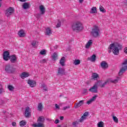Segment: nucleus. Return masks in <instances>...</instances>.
Instances as JSON below:
<instances>
[{"instance_id":"nucleus-17","label":"nucleus","mask_w":127,"mask_h":127,"mask_svg":"<svg viewBox=\"0 0 127 127\" xmlns=\"http://www.w3.org/2000/svg\"><path fill=\"white\" fill-rule=\"evenodd\" d=\"M97 59V56L96 55L93 54L91 57L88 58L87 60L89 61H91V62H95L96 60Z\"/></svg>"},{"instance_id":"nucleus-32","label":"nucleus","mask_w":127,"mask_h":127,"mask_svg":"<svg viewBox=\"0 0 127 127\" xmlns=\"http://www.w3.org/2000/svg\"><path fill=\"white\" fill-rule=\"evenodd\" d=\"M80 63H81V61H80V60H75L73 62L74 65H79Z\"/></svg>"},{"instance_id":"nucleus-36","label":"nucleus","mask_w":127,"mask_h":127,"mask_svg":"<svg viewBox=\"0 0 127 127\" xmlns=\"http://www.w3.org/2000/svg\"><path fill=\"white\" fill-rule=\"evenodd\" d=\"M36 43H38V42H37L36 41H33L31 44L33 47H35Z\"/></svg>"},{"instance_id":"nucleus-46","label":"nucleus","mask_w":127,"mask_h":127,"mask_svg":"<svg viewBox=\"0 0 127 127\" xmlns=\"http://www.w3.org/2000/svg\"><path fill=\"white\" fill-rule=\"evenodd\" d=\"M127 60H125L123 63L122 65H127Z\"/></svg>"},{"instance_id":"nucleus-43","label":"nucleus","mask_w":127,"mask_h":127,"mask_svg":"<svg viewBox=\"0 0 127 127\" xmlns=\"http://www.w3.org/2000/svg\"><path fill=\"white\" fill-rule=\"evenodd\" d=\"M92 103H93V101H92V100L90 99L89 101H88L87 102V105H90V104H92Z\"/></svg>"},{"instance_id":"nucleus-50","label":"nucleus","mask_w":127,"mask_h":127,"mask_svg":"<svg viewBox=\"0 0 127 127\" xmlns=\"http://www.w3.org/2000/svg\"><path fill=\"white\" fill-rule=\"evenodd\" d=\"M60 119L61 121H63V120H64V117L61 116Z\"/></svg>"},{"instance_id":"nucleus-55","label":"nucleus","mask_w":127,"mask_h":127,"mask_svg":"<svg viewBox=\"0 0 127 127\" xmlns=\"http://www.w3.org/2000/svg\"><path fill=\"white\" fill-rule=\"evenodd\" d=\"M58 127H61V125H58Z\"/></svg>"},{"instance_id":"nucleus-1","label":"nucleus","mask_w":127,"mask_h":127,"mask_svg":"<svg viewBox=\"0 0 127 127\" xmlns=\"http://www.w3.org/2000/svg\"><path fill=\"white\" fill-rule=\"evenodd\" d=\"M109 80H107L102 83V81L98 80L94 84L92 87H91L89 89V92H91V93H98V87H100V88H104L105 87V86L107 85V84H109Z\"/></svg>"},{"instance_id":"nucleus-45","label":"nucleus","mask_w":127,"mask_h":127,"mask_svg":"<svg viewBox=\"0 0 127 127\" xmlns=\"http://www.w3.org/2000/svg\"><path fill=\"white\" fill-rule=\"evenodd\" d=\"M60 122V121H59V120L57 119V120H56L55 121V124H56V125H57V124H59Z\"/></svg>"},{"instance_id":"nucleus-15","label":"nucleus","mask_w":127,"mask_h":127,"mask_svg":"<svg viewBox=\"0 0 127 127\" xmlns=\"http://www.w3.org/2000/svg\"><path fill=\"white\" fill-rule=\"evenodd\" d=\"M30 110V108L29 107L26 108L25 111V117L26 118H29V117H30V112H29Z\"/></svg>"},{"instance_id":"nucleus-7","label":"nucleus","mask_w":127,"mask_h":127,"mask_svg":"<svg viewBox=\"0 0 127 127\" xmlns=\"http://www.w3.org/2000/svg\"><path fill=\"white\" fill-rule=\"evenodd\" d=\"M91 34L93 37H99L100 36V29L99 27L94 26V28L92 29Z\"/></svg>"},{"instance_id":"nucleus-44","label":"nucleus","mask_w":127,"mask_h":127,"mask_svg":"<svg viewBox=\"0 0 127 127\" xmlns=\"http://www.w3.org/2000/svg\"><path fill=\"white\" fill-rule=\"evenodd\" d=\"M87 92V89L85 88H83L82 94H86V93Z\"/></svg>"},{"instance_id":"nucleus-3","label":"nucleus","mask_w":127,"mask_h":127,"mask_svg":"<svg viewBox=\"0 0 127 127\" xmlns=\"http://www.w3.org/2000/svg\"><path fill=\"white\" fill-rule=\"evenodd\" d=\"M72 29L73 31H76V32H80L83 30L84 27H83V24L80 22H76L72 24Z\"/></svg>"},{"instance_id":"nucleus-9","label":"nucleus","mask_w":127,"mask_h":127,"mask_svg":"<svg viewBox=\"0 0 127 127\" xmlns=\"http://www.w3.org/2000/svg\"><path fill=\"white\" fill-rule=\"evenodd\" d=\"M66 75L65 68L59 67L58 68L57 76H64Z\"/></svg>"},{"instance_id":"nucleus-30","label":"nucleus","mask_w":127,"mask_h":127,"mask_svg":"<svg viewBox=\"0 0 127 127\" xmlns=\"http://www.w3.org/2000/svg\"><path fill=\"white\" fill-rule=\"evenodd\" d=\"M7 88L8 89L9 91H12L13 90H14V87H13L11 85H9L7 86Z\"/></svg>"},{"instance_id":"nucleus-24","label":"nucleus","mask_w":127,"mask_h":127,"mask_svg":"<svg viewBox=\"0 0 127 127\" xmlns=\"http://www.w3.org/2000/svg\"><path fill=\"white\" fill-rule=\"evenodd\" d=\"M39 8L41 12V14H44V13H45V7H44V6L41 5L40 6Z\"/></svg>"},{"instance_id":"nucleus-47","label":"nucleus","mask_w":127,"mask_h":127,"mask_svg":"<svg viewBox=\"0 0 127 127\" xmlns=\"http://www.w3.org/2000/svg\"><path fill=\"white\" fill-rule=\"evenodd\" d=\"M3 91V88H2V86H1L0 88V94H2Z\"/></svg>"},{"instance_id":"nucleus-5","label":"nucleus","mask_w":127,"mask_h":127,"mask_svg":"<svg viewBox=\"0 0 127 127\" xmlns=\"http://www.w3.org/2000/svg\"><path fill=\"white\" fill-rule=\"evenodd\" d=\"M44 122H45V118L43 116H40L38 118L37 120L38 124H33L34 127H44Z\"/></svg>"},{"instance_id":"nucleus-13","label":"nucleus","mask_w":127,"mask_h":127,"mask_svg":"<svg viewBox=\"0 0 127 127\" xmlns=\"http://www.w3.org/2000/svg\"><path fill=\"white\" fill-rule=\"evenodd\" d=\"M127 70V65H125L124 67H122L121 69L120 70L119 72V75L122 76L125 72H126Z\"/></svg>"},{"instance_id":"nucleus-18","label":"nucleus","mask_w":127,"mask_h":127,"mask_svg":"<svg viewBox=\"0 0 127 127\" xmlns=\"http://www.w3.org/2000/svg\"><path fill=\"white\" fill-rule=\"evenodd\" d=\"M83 105H84V100H80L78 103L75 104L74 108L77 109V108L81 107V106H83Z\"/></svg>"},{"instance_id":"nucleus-34","label":"nucleus","mask_w":127,"mask_h":127,"mask_svg":"<svg viewBox=\"0 0 127 127\" xmlns=\"http://www.w3.org/2000/svg\"><path fill=\"white\" fill-rule=\"evenodd\" d=\"M113 119L115 123H116V124H118V123H119V119H118V118H117V117L113 116Z\"/></svg>"},{"instance_id":"nucleus-8","label":"nucleus","mask_w":127,"mask_h":127,"mask_svg":"<svg viewBox=\"0 0 127 127\" xmlns=\"http://www.w3.org/2000/svg\"><path fill=\"white\" fill-rule=\"evenodd\" d=\"M13 12H14V8L12 7H9L5 10V14L7 17H8L9 16H10Z\"/></svg>"},{"instance_id":"nucleus-41","label":"nucleus","mask_w":127,"mask_h":127,"mask_svg":"<svg viewBox=\"0 0 127 127\" xmlns=\"http://www.w3.org/2000/svg\"><path fill=\"white\" fill-rule=\"evenodd\" d=\"M98 97V96H97V95H94L93 97H92V98L91 99H91L92 100V101H93V102H94L95 100H96V99H97V97Z\"/></svg>"},{"instance_id":"nucleus-23","label":"nucleus","mask_w":127,"mask_h":127,"mask_svg":"<svg viewBox=\"0 0 127 127\" xmlns=\"http://www.w3.org/2000/svg\"><path fill=\"white\" fill-rule=\"evenodd\" d=\"M18 34L20 37H25V33H24V31L22 30H20Z\"/></svg>"},{"instance_id":"nucleus-42","label":"nucleus","mask_w":127,"mask_h":127,"mask_svg":"<svg viewBox=\"0 0 127 127\" xmlns=\"http://www.w3.org/2000/svg\"><path fill=\"white\" fill-rule=\"evenodd\" d=\"M67 109H70V106H67L63 107V110H64V111H66Z\"/></svg>"},{"instance_id":"nucleus-4","label":"nucleus","mask_w":127,"mask_h":127,"mask_svg":"<svg viewBox=\"0 0 127 127\" xmlns=\"http://www.w3.org/2000/svg\"><path fill=\"white\" fill-rule=\"evenodd\" d=\"M88 116H89V112H85L78 121H75L72 122V125L73 127H77L78 125H79V123H83V122H84L85 120H87V117H88Z\"/></svg>"},{"instance_id":"nucleus-10","label":"nucleus","mask_w":127,"mask_h":127,"mask_svg":"<svg viewBox=\"0 0 127 127\" xmlns=\"http://www.w3.org/2000/svg\"><path fill=\"white\" fill-rule=\"evenodd\" d=\"M9 57H10L9 52H8L7 51L4 52L3 54V59L4 60V61H8V59Z\"/></svg>"},{"instance_id":"nucleus-56","label":"nucleus","mask_w":127,"mask_h":127,"mask_svg":"<svg viewBox=\"0 0 127 127\" xmlns=\"http://www.w3.org/2000/svg\"><path fill=\"white\" fill-rule=\"evenodd\" d=\"M3 113L4 114H5L6 112H5V111H3Z\"/></svg>"},{"instance_id":"nucleus-35","label":"nucleus","mask_w":127,"mask_h":127,"mask_svg":"<svg viewBox=\"0 0 127 127\" xmlns=\"http://www.w3.org/2000/svg\"><path fill=\"white\" fill-rule=\"evenodd\" d=\"M40 54L41 55H46V51L45 50H43L40 51Z\"/></svg>"},{"instance_id":"nucleus-27","label":"nucleus","mask_w":127,"mask_h":127,"mask_svg":"<svg viewBox=\"0 0 127 127\" xmlns=\"http://www.w3.org/2000/svg\"><path fill=\"white\" fill-rule=\"evenodd\" d=\"M58 57V54H57V53H54L53 56H52V60L54 61H56Z\"/></svg>"},{"instance_id":"nucleus-2","label":"nucleus","mask_w":127,"mask_h":127,"mask_svg":"<svg viewBox=\"0 0 127 127\" xmlns=\"http://www.w3.org/2000/svg\"><path fill=\"white\" fill-rule=\"evenodd\" d=\"M122 48L123 45L118 43L111 44L108 48L110 50H113V53L114 55H118V54H120V50H122Z\"/></svg>"},{"instance_id":"nucleus-28","label":"nucleus","mask_w":127,"mask_h":127,"mask_svg":"<svg viewBox=\"0 0 127 127\" xmlns=\"http://www.w3.org/2000/svg\"><path fill=\"white\" fill-rule=\"evenodd\" d=\"M90 13H92V14L97 13V7H93L92 8H91Z\"/></svg>"},{"instance_id":"nucleus-38","label":"nucleus","mask_w":127,"mask_h":127,"mask_svg":"<svg viewBox=\"0 0 127 127\" xmlns=\"http://www.w3.org/2000/svg\"><path fill=\"white\" fill-rule=\"evenodd\" d=\"M61 27V21H60V20H58V24L56 25V27L58 28L59 27Z\"/></svg>"},{"instance_id":"nucleus-51","label":"nucleus","mask_w":127,"mask_h":127,"mask_svg":"<svg viewBox=\"0 0 127 127\" xmlns=\"http://www.w3.org/2000/svg\"><path fill=\"white\" fill-rule=\"evenodd\" d=\"M19 0V1H21L22 2H24L26 1V0Z\"/></svg>"},{"instance_id":"nucleus-31","label":"nucleus","mask_w":127,"mask_h":127,"mask_svg":"<svg viewBox=\"0 0 127 127\" xmlns=\"http://www.w3.org/2000/svg\"><path fill=\"white\" fill-rule=\"evenodd\" d=\"M99 10L101 12H103V13H105L106 11V10H105V8H104V7H103V6L102 5H100L99 6Z\"/></svg>"},{"instance_id":"nucleus-12","label":"nucleus","mask_w":127,"mask_h":127,"mask_svg":"<svg viewBox=\"0 0 127 127\" xmlns=\"http://www.w3.org/2000/svg\"><path fill=\"white\" fill-rule=\"evenodd\" d=\"M27 83L30 87H31V88H34V87H36V82L33 80L29 79L27 81Z\"/></svg>"},{"instance_id":"nucleus-29","label":"nucleus","mask_w":127,"mask_h":127,"mask_svg":"<svg viewBox=\"0 0 127 127\" xmlns=\"http://www.w3.org/2000/svg\"><path fill=\"white\" fill-rule=\"evenodd\" d=\"M26 124L27 123L26 122H25V121L22 120L19 123L20 127H24V126H25Z\"/></svg>"},{"instance_id":"nucleus-21","label":"nucleus","mask_w":127,"mask_h":127,"mask_svg":"<svg viewBox=\"0 0 127 127\" xmlns=\"http://www.w3.org/2000/svg\"><path fill=\"white\" fill-rule=\"evenodd\" d=\"M29 4H30L28 2L23 3L22 5V8L23 9H28V8L30 7Z\"/></svg>"},{"instance_id":"nucleus-57","label":"nucleus","mask_w":127,"mask_h":127,"mask_svg":"<svg viewBox=\"0 0 127 127\" xmlns=\"http://www.w3.org/2000/svg\"><path fill=\"white\" fill-rule=\"evenodd\" d=\"M60 97H62V95H60Z\"/></svg>"},{"instance_id":"nucleus-26","label":"nucleus","mask_w":127,"mask_h":127,"mask_svg":"<svg viewBox=\"0 0 127 127\" xmlns=\"http://www.w3.org/2000/svg\"><path fill=\"white\" fill-rule=\"evenodd\" d=\"M43 105H42V103H39L38 104V108L37 110L38 111H39V112H41V111H42V110H43Z\"/></svg>"},{"instance_id":"nucleus-37","label":"nucleus","mask_w":127,"mask_h":127,"mask_svg":"<svg viewBox=\"0 0 127 127\" xmlns=\"http://www.w3.org/2000/svg\"><path fill=\"white\" fill-rule=\"evenodd\" d=\"M42 87L43 88V90H44V91H48V88L46 87V85H45V84H42Z\"/></svg>"},{"instance_id":"nucleus-53","label":"nucleus","mask_w":127,"mask_h":127,"mask_svg":"<svg viewBox=\"0 0 127 127\" xmlns=\"http://www.w3.org/2000/svg\"><path fill=\"white\" fill-rule=\"evenodd\" d=\"M63 127H68V126H67V125H64Z\"/></svg>"},{"instance_id":"nucleus-52","label":"nucleus","mask_w":127,"mask_h":127,"mask_svg":"<svg viewBox=\"0 0 127 127\" xmlns=\"http://www.w3.org/2000/svg\"><path fill=\"white\" fill-rule=\"evenodd\" d=\"M83 1H84V0H79L80 3H82V2H83Z\"/></svg>"},{"instance_id":"nucleus-11","label":"nucleus","mask_w":127,"mask_h":127,"mask_svg":"<svg viewBox=\"0 0 127 127\" xmlns=\"http://www.w3.org/2000/svg\"><path fill=\"white\" fill-rule=\"evenodd\" d=\"M11 63H16L17 62V58H16V56L15 55H12L10 56L9 59Z\"/></svg>"},{"instance_id":"nucleus-54","label":"nucleus","mask_w":127,"mask_h":127,"mask_svg":"<svg viewBox=\"0 0 127 127\" xmlns=\"http://www.w3.org/2000/svg\"><path fill=\"white\" fill-rule=\"evenodd\" d=\"M111 52H112V51L111 50L109 51V53H111Z\"/></svg>"},{"instance_id":"nucleus-14","label":"nucleus","mask_w":127,"mask_h":127,"mask_svg":"<svg viewBox=\"0 0 127 127\" xmlns=\"http://www.w3.org/2000/svg\"><path fill=\"white\" fill-rule=\"evenodd\" d=\"M101 67L102 69H107L109 67V64L105 61H103L101 63Z\"/></svg>"},{"instance_id":"nucleus-25","label":"nucleus","mask_w":127,"mask_h":127,"mask_svg":"<svg viewBox=\"0 0 127 127\" xmlns=\"http://www.w3.org/2000/svg\"><path fill=\"white\" fill-rule=\"evenodd\" d=\"M92 44H93V41L92 40H90L89 41H88V42L86 44L85 48L88 49V48H89L90 46H91V45H92Z\"/></svg>"},{"instance_id":"nucleus-49","label":"nucleus","mask_w":127,"mask_h":127,"mask_svg":"<svg viewBox=\"0 0 127 127\" xmlns=\"http://www.w3.org/2000/svg\"><path fill=\"white\" fill-rule=\"evenodd\" d=\"M124 52L126 53V54H127V48H125L124 49Z\"/></svg>"},{"instance_id":"nucleus-33","label":"nucleus","mask_w":127,"mask_h":127,"mask_svg":"<svg viewBox=\"0 0 127 127\" xmlns=\"http://www.w3.org/2000/svg\"><path fill=\"white\" fill-rule=\"evenodd\" d=\"M119 79H120V77H117V79L114 80H111L110 82H111L112 83H114V84H116L119 82Z\"/></svg>"},{"instance_id":"nucleus-6","label":"nucleus","mask_w":127,"mask_h":127,"mask_svg":"<svg viewBox=\"0 0 127 127\" xmlns=\"http://www.w3.org/2000/svg\"><path fill=\"white\" fill-rule=\"evenodd\" d=\"M5 71L8 74H13L15 72V68H13L10 64H8L5 66Z\"/></svg>"},{"instance_id":"nucleus-20","label":"nucleus","mask_w":127,"mask_h":127,"mask_svg":"<svg viewBox=\"0 0 127 127\" xmlns=\"http://www.w3.org/2000/svg\"><path fill=\"white\" fill-rule=\"evenodd\" d=\"M65 57H63L60 61V64L61 65V66H63V67L65 66Z\"/></svg>"},{"instance_id":"nucleus-22","label":"nucleus","mask_w":127,"mask_h":127,"mask_svg":"<svg viewBox=\"0 0 127 127\" xmlns=\"http://www.w3.org/2000/svg\"><path fill=\"white\" fill-rule=\"evenodd\" d=\"M46 35H48V36H50L51 34H52V31H51V29L50 28H47L46 29Z\"/></svg>"},{"instance_id":"nucleus-48","label":"nucleus","mask_w":127,"mask_h":127,"mask_svg":"<svg viewBox=\"0 0 127 127\" xmlns=\"http://www.w3.org/2000/svg\"><path fill=\"white\" fill-rule=\"evenodd\" d=\"M12 127H15V126H16V123L12 122Z\"/></svg>"},{"instance_id":"nucleus-16","label":"nucleus","mask_w":127,"mask_h":127,"mask_svg":"<svg viewBox=\"0 0 127 127\" xmlns=\"http://www.w3.org/2000/svg\"><path fill=\"white\" fill-rule=\"evenodd\" d=\"M91 78L92 80H98V79H100V76H99V74L98 73L94 72L92 73Z\"/></svg>"},{"instance_id":"nucleus-39","label":"nucleus","mask_w":127,"mask_h":127,"mask_svg":"<svg viewBox=\"0 0 127 127\" xmlns=\"http://www.w3.org/2000/svg\"><path fill=\"white\" fill-rule=\"evenodd\" d=\"M55 107L56 110H60V106H59V105H58V104H55Z\"/></svg>"},{"instance_id":"nucleus-19","label":"nucleus","mask_w":127,"mask_h":127,"mask_svg":"<svg viewBox=\"0 0 127 127\" xmlns=\"http://www.w3.org/2000/svg\"><path fill=\"white\" fill-rule=\"evenodd\" d=\"M20 77L22 79H24V78H27V77H29V73L26 72H23L20 75Z\"/></svg>"},{"instance_id":"nucleus-40","label":"nucleus","mask_w":127,"mask_h":127,"mask_svg":"<svg viewBox=\"0 0 127 127\" xmlns=\"http://www.w3.org/2000/svg\"><path fill=\"white\" fill-rule=\"evenodd\" d=\"M40 63H41V64L46 63V59H43V60L40 61Z\"/></svg>"}]
</instances>
